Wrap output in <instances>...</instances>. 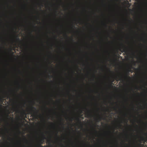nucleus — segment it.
I'll return each mask as SVG.
<instances>
[{"instance_id": "obj_1", "label": "nucleus", "mask_w": 147, "mask_h": 147, "mask_svg": "<svg viewBox=\"0 0 147 147\" xmlns=\"http://www.w3.org/2000/svg\"><path fill=\"white\" fill-rule=\"evenodd\" d=\"M129 72L126 73L125 75L120 74V75L116 76L115 77V80L118 82L119 80L124 81L127 79H130L131 77L129 76Z\"/></svg>"}, {"instance_id": "obj_2", "label": "nucleus", "mask_w": 147, "mask_h": 147, "mask_svg": "<svg viewBox=\"0 0 147 147\" xmlns=\"http://www.w3.org/2000/svg\"><path fill=\"white\" fill-rule=\"evenodd\" d=\"M30 112H31V115L33 117H36L37 115L38 111L37 110L35 107L32 106L31 108H30Z\"/></svg>"}, {"instance_id": "obj_3", "label": "nucleus", "mask_w": 147, "mask_h": 147, "mask_svg": "<svg viewBox=\"0 0 147 147\" xmlns=\"http://www.w3.org/2000/svg\"><path fill=\"white\" fill-rule=\"evenodd\" d=\"M120 51L122 53H123V52H125V53L127 51V48L125 46L123 45L122 48H121L120 49Z\"/></svg>"}, {"instance_id": "obj_4", "label": "nucleus", "mask_w": 147, "mask_h": 147, "mask_svg": "<svg viewBox=\"0 0 147 147\" xmlns=\"http://www.w3.org/2000/svg\"><path fill=\"white\" fill-rule=\"evenodd\" d=\"M85 109L87 110V111L86 112V115H87L88 117H90L91 115V113L90 111L87 110V109L86 108H85Z\"/></svg>"}, {"instance_id": "obj_5", "label": "nucleus", "mask_w": 147, "mask_h": 147, "mask_svg": "<svg viewBox=\"0 0 147 147\" xmlns=\"http://www.w3.org/2000/svg\"><path fill=\"white\" fill-rule=\"evenodd\" d=\"M44 140H41V141L40 142V144H38V145H37L38 147H46V146H42L41 145L42 144H43V142H44Z\"/></svg>"}, {"instance_id": "obj_6", "label": "nucleus", "mask_w": 147, "mask_h": 147, "mask_svg": "<svg viewBox=\"0 0 147 147\" xmlns=\"http://www.w3.org/2000/svg\"><path fill=\"white\" fill-rule=\"evenodd\" d=\"M21 113L22 114H23V115H27L25 110L22 108V111L21 112Z\"/></svg>"}, {"instance_id": "obj_7", "label": "nucleus", "mask_w": 147, "mask_h": 147, "mask_svg": "<svg viewBox=\"0 0 147 147\" xmlns=\"http://www.w3.org/2000/svg\"><path fill=\"white\" fill-rule=\"evenodd\" d=\"M76 119L77 121L79 122V123H80V124H81V121L80 119L79 118H76Z\"/></svg>"}, {"instance_id": "obj_8", "label": "nucleus", "mask_w": 147, "mask_h": 147, "mask_svg": "<svg viewBox=\"0 0 147 147\" xmlns=\"http://www.w3.org/2000/svg\"><path fill=\"white\" fill-rule=\"evenodd\" d=\"M142 141H144V142H146V140H145V138H144L143 137H142Z\"/></svg>"}, {"instance_id": "obj_9", "label": "nucleus", "mask_w": 147, "mask_h": 147, "mask_svg": "<svg viewBox=\"0 0 147 147\" xmlns=\"http://www.w3.org/2000/svg\"><path fill=\"white\" fill-rule=\"evenodd\" d=\"M17 107H13V109L14 111H16L17 110Z\"/></svg>"}, {"instance_id": "obj_10", "label": "nucleus", "mask_w": 147, "mask_h": 147, "mask_svg": "<svg viewBox=\"0 0 147 147\" xmlns=\"http://www.w3.org/2000/svg\"><path fill=\"white\" fill-rule=\"evenodd\" d=\"M16 38L17 40H20V39L19 38L18 36H16Z\"/></svg>"}, {"instance_id": "obj_11", "label": "nucleus", "mask_w": 147, "mask_h": 147, "mask_svg": "<svg viewBox=\"0 0 147 147\" xmlns=\"http://www.w3.org/2000/svg\"><path fill=\"white\" fill-rule=\"evenodd\" d=\"M102 117L100 116L99 117V118L98 119H97V120H98V119H99V120H101L102 119Z\"/></svg>"}, {"instance_id": "obj_12", "label": "nucleus", "mask_w": 147, "mask_h": 147, "mask_svg": "<svg viewBox=\"0 0 147 147\" xmlns=\"http://www.w3.org/2000/svg\"><path fill=\"white\" fill-rule=\"evenodd\" d=\"M69 119H70L71 121H72V120L73 119V118H70Z\"/></svg>"}, {"instance_id": "obj_13", "label": "nucleus", "mask_w": 147, "mask_h": 147, "mask_svg": "<svg viewBox=\"0 0 147 147\" xmlns=\"http://www.w3.org/2000/svg\"><path fill=\"white\" fill-rule=\"evenodd\" d=\"M24 140H25V141H26L27 142V139H26L24 137Z\"/></svg>"}, {"instance_id": "obj_14", "label": "nucleus", "mask_w": 147, "mask_h": 147, "mask_svg": "<svg viewBox=\"0 0 147 147\" xmlns=\"http://www.w3.org/2000/svg\"><path fill=\"white\" fill-rule=\"evenodd\" d=\"M94 131H95V132L96 133V132H97V131H96V130H95V129H94Z\"/></svg>"}, {"instance_id": "obj_15", "label": "nucleus", "mask_w": 147, "mask_h": 147, "mask_svg": "<svg viewBox=\"0 0 147 147\" xmlns=\"http://www.w3.org/2000/svg\"><path fill=\"white\" fill-rule=\"evenodd\" d=\"M65 35L66 37H67V35L66 34H65Z\"/></svg>"}, {"instance_id": "obj_16", "label": "nucleus", "mask_w": 147, "mask_h": 147, "mask_svg": "<svg viewBox=\"0 0 147 147\" xmlns=\"http://www.w3.org/2000/svg\"><path fill=\"white\" fill-rule=\"evenodd\" d=\"M48 141H49L50 142V141H51V139H50L49 140H48Z\"/></svg>"}, {"instance_id": "obj_17", "label": "nucleus", "mask_w": 147, "mask_h": 147, "mask_svg": "<svg viewBox=\"0 0 147 147\" xmlns=\"http://www.w3.org/2000/svg\"><path fill=\"white\" fill-rule=\"evenodd\" d=\"M139 145L140 146H141L143 145H141V144H139Z\"/></svg>"}, {"instance_id": "obj_18", "label": "nucleus", "mask_w": 147, "mask_h": 147, "mask_svg": "<svg viewBox=\"0 0 147 147\" xmlns=\"http://www.w3.org/2000/svg\"><path fill=\"white\" fill-rule=\"evenodd\" d=\"M113 108L114 110H116V109L115 107H114Z\"/></svg>"}, {"instance_id": "obj_19", "label": "nucleus", "mask_w": 147, "mask_h": 147, "mask_svg": "<svg viewBox=\"0 0 147 147\" xmlns=\"http://www.w3.org/2000/svg\"><path fill=\"white\" fill-rule=\"evenodd\" d=\"M58 133V132H57V133L56 134V135L57 136V134Z\"/></svg>"}, {"instance_id": "obj_20", "label": "nucleus", "mask_w": 147, "mask_h": 147, "mask_svg": "<svg viewBox=\"0 0 147 147\" xmlns=\"http://www.w3.org/2000/svg\"><path fill=\"white\" fill-rule=\"evenodd\" d=\"M2 106V105H1V104H0V107H1Z\"/></svg>"}, {"instance_id": "obj_21", "label": "nucleus", "mask_w": 147, "mask_h": 147, "mask_svg": "<svg viewBox=\"0 0 147 147\" xmlns=\"http://www.w3.org/2000/svg\"><path fill=\"white\" fill-rule=\"evenodd\" d=\"M125 121H126V123H127V120H126V119H125Z\"/></svg>"}, {"instance_id": "obj_22", "label": "nucleus", "mask_w": 147, "mask_h": 147, "mask_svg": "<svg viewBox=\"0 0 147 147\" xmlns=\"http://www.w3.org/2000/svg\"><path fill=\"white\" fill-rule=\"evenodd\" d=\"M136 89H137V87H136Z\"/></svg>"}, {"instance_id": "obj_23", "label": "nucleus", "mask_w": 147, "mask_h": 147, "mask_svg": "<svg viewBox=\"0 0 147 147\" xmlns=\"http://www.w3.org/2000/svg\"><path fill=\"white\" fill-rule=\"evenodd\" d=\"M80 111H81V113H82V110H80Z\"/></svg>"}, {"instance_id": "obj_24", "label": "nucleus", "mask_w": 147, "mask_h": 147, "mask_svg": "<svg viewBox=\"0 0 147 147\" xmlns=\"http://www.w3.org/2000/svg\"><path fill=\"white\" fill-rule=\"evenodd\" d=\"M93 76L94 77H95V75H93Z\"/></svg>"}, {"instance_id": "obj_25", "label": "nucleus", "mask_w": 147, "mask_h": 147, "mask_svg": "<svg viewBox=\"0 0 147 147\" xmlns=\"http://www.w3.org/2000/svg\"><path fill=\"white\" fill-rule=\"evenodd\" d=\"M62 125H64V124L63 123H62Z\"/></svg>"}, {"instance_id": "obj_26", "label": "nucleus", "mask_w": 147, "mask_h": 147, "mask_svg": "<svg viewBox=\"0 0 147 147\" xmlns=\"http://www.w3.org/2000/svg\"><path fill=\"white\" fill-rule=\"evenodd\" d=\"M145 135H146L147 134L145 133Z\"/></svg>"}, {"instance_id": "obj_27", "label": "nucleus", "mask_w": 147, "mask_h": 147, "mask_svg": "<svg viewBox=\"0 0 147 147\" xmlns=\"http://www.w3.org/2000/svg\"><path fill=\"white\" fill-rule=\"evenodd\" d=\"M71 40H73V39H72V38H71Z\"/></svg>"}, {"instance_id": "obj_28", "label": "nucleus", "mask_w": 147, "mask_h": 147, "mask_svg": "<svg viewBox=\"0 0 147 147\" xmlns=\"http://www.w3.org/2000/svg\"><path fill=\"white\" fill-rule=\"evenodd\" d=\"M130 22V20H128Z\"/></svg>"}, {"instance_id": "obj_29", "label": "nucleus", "mask_w": 147, "mask_h": 147, "mask_svg": "<svg viewBox=\"0 0 147 147\" xmlns=\"http://www.w3.org/2000/svg\"><path fill=\"white\" fill-rule=\"evenodd\" d=\"M46 108H47V107H46Z\"/></svg>"}]
</instances>
